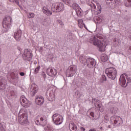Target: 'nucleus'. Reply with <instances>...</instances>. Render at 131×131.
I'll list each match as a JSON object with an SVG mask.
<instances>
[{
	"instance_id": "20",
	"label": "nucleus",
	"mask_w": 131,
	"mask_h": 131,
	"mask_svg": "<svg viewBox=\"0 0 131 131\" xmlns=\"http://www.w3.org/2000/svg\"><path fill=\"white\" fill-rule=\"evenodd\" d=\"M31 94L34 96L36 93L38 92V88H37V85H35V84H33L31 87Z\"/></svg>"
},
{
	"instance_id": "21",
	"label": "nucleus",
	"mask_w": 131,
	"mask_h": 131,
	"mask_svg": "<svg viewBox=\"0 0 131 131\" xmlns=\"http://www.w3.org/2000/svg\"><path fill=\"white\" fill-rule=\"evenodd\" d=\"M42 12L47 16H51L52 13L48 9L47 7H43L42 9Z\"/></svg>"
},
{
	"instance_id": "42",
	"label": "nucleus",
	"mask_w": 131,
	"mask_h": 131,
	"mask_svg": "<svg viewBox=\"0 0 131 131\" xmlns=\"http://www.w3.org/2000/svg\"><path fill=\"white\" fill-rule=\"evenodd\" d=\"M0 126H1L0 127V129H1V131H6L3 125L1 126V125H0Z\"/></svg>"
},
{
	"instance_id": "19",
	"label": "nucleus",
	"mask_w": 131,
	"mask_h": 131,
	"mask_svg": "<svg viewBox=\"0 0 131 131\" xmlns=\"http://www.w3.org/2000/svg\"><path fill=\"white\" fill-rule=\"evenodd\" d=\"M20 103H23V106L24 107H26V108H27V107H29V104H28L27 99H26V97L24 96H21L20 98Z\"/></svg>"
},
{
	"instance_id": "31",
	"label": "nucleus",
	"mask_w": 131,
	"mask_h": 131,
	"mask_svg": "<svg viewBox=\"0 0 131 131\" xmlns=\"http://www.w3.org/2000/svg\"><path fill=\"white\" fill-rule=\"evenodd\" d=\"M110 111L112 114H116L117 111L115 110V108L114 107H112L110 109Z\"/></svg>"
},
{
	"instance_id": "3",
	"label": "nucleus",
	"mask_w": 131,
	"mask_h": 131,
	"mask_svg": "<svg viewBox=\"0 0 131 131\" xmlns=\"http://www.w3.org/2000/svg\"><path fill=\"white\" fill-rule=\"evenodd\" d=\"M119 81L121 83V85L122 88H126L128 83L131 82V79L127 76V74L125 73L120 76Z\"/></svg>"
},
{
	"instance_id": "52",
	"label": "nucleus",
	"mask_w": 131,
	"mask_h": 131,
	"mask_svg": "<svg viewBox=\"0 0 131 131\" xmlns=\"http://www.w3.org/2000/svg\"><path fill=\"white\" fill-rule=\"evenodd\" d=\"M10 3H14V1H13V0H9Z\"/></svg>"
},
{
	"instance_id": "46",
	"label": "nucleus",
	"mask_w": 131,
	"mask_h": 131,
	"mask_svg": "<svg viewBox=\"0 0 131 131\" xmlns=\"http://www.w3.org/2000/svg\"><path fill=\"white\" fill-rule=\"evenodd\" d=\"M19 75H20V76H24L25 75V73H24V72H20L19 73Z\"/></svg>"
},
{
	"instance_id": "14",
	"label": "nucleus",
	"mask_w": 131,
	"mask_h": 131,
	"mask_svg": "<svg viewBox=\"0 0 131 131\" xmlns=\"http://www.w3.org/2000/svg\"><path fill=\"white\" fill-rule=\"evenodd\" d=\"M6 86H7V80L3 77H0V90L3 91L6 89Z\"/></svg>"
},
{
	"instance_id": "27",
	"label": "nucleus",
	"mask_w": 131,
	"mask_h": 131,
	"mask_svg": "<svg viewBox=\"0 0 131 131\" xmlns=\"http://www.w3.org/2000/svg\"><path fill=\"white\" fill-rule=\"evenodd\" d=\"M101 59L102 62H106L108 60V56L106 54H102L101 57Z\"/></svg>"
},
{
	"instance_id": "2",
	"label": "nucleus",
	"mask_w": 131,
	"mask_h": 131,
	"mask_svg": "<svg viewBox=\"0 0 131 131\" xmlns=\"http://www.w3.org/2000/svg\"><path fill=\"white\" fill-rule=\"evenodd\" d=\"M90 42L93 43L94 46L97 47L100 52H105V48H106V46L102 43L101 40L97 39V38L92 37L90 38Z\"/></svg>"
},
{
	"instance_id": "40",
	"label": "nucleus",
	"mask_w": 131,
	"mask_h": 131,
	"mask_svg": "<svg viewBox=\"0 0 131 131\" xmlns=\"http://www.w3.org/2000/svg\"><path fill=\"white\" fill-rule=\"evenodd\" d=\"M29 16V18H34L35 14L33 13H30Z\"/></svg>"
},
{
	"instance_id": "13",
	"label": "nucleus",
	"mask_w": 131,
	"mask_h": 131,
	"mask_svg": "<svg viewBox=\"0 0 131 131\" xmlns=\"http://www.w3.org/2000/svg\"><path fill=\"white\" fill-rule=\"evenodd\" d=\"M76 72V67L74 66H71L69 68V69H67L66 71V76L68 77H72V76L75 74Z\"/></svg>"
},
{
	"instance_id": "30",
	"label": "nucleus",
	"mask_w": 131,
	"mask_h": 131,
	"mask_svg": "<svg viewBox=\"0 0 131 131\" xmlns=\"http://www.w3.org/2000/svg\"><path fill=\"white\" fill-rule=\"evenodd\" d=\"M96 19L97 21V24H101L102 20H103V17L102 16H97Z\"/></svg>"
},
{
	"instance_id": "5",
	"label": "nucleus",
	"mask_w": 131,
	"mask_h": 131,
	"mask_svg": "<svg viewBox=\"0 0 131 131\" xmlns=\"http://www.w3.org/2000/svg\"><path fill=\"white\" fill-rule=\"evenodd\" d=\"M53 122L56 125H60L63 123V117L59 114H54L52 116Z\"/></svg>"
},
{
	"instance_id": "55",
	"label": "nucleus",
	"mask_w": 131,
	"mask_h": 131,
	"mask_svg": "<svg viewBox=\"0 0 131 131\" xmlns=\"http://www.w3.org/2000/svg\"><path fill=\"white\" fill-rule=\"evenodd\" d=\"M1 63H2V59H1V57H0V64Z\"/></svg>"
},
{
	"instance_id": "7",
	"label": "nucleus",
	"mask_w": 131,
	"mask_h": 131,
	"mask_svg": "<svg viewBox=\"0 0 131 131\" xmlns=\"http://www.w3.org/2000/svg\"><path fill=\"white\" fill-rule=\"evenodd\" d=\"M110 121L113 124H117V126H120L123 123L122 118L118 116H112Z\"/></svg>"
},
{
	"instance_id": "44",
	"label": "nucleus",
	"mask_w": 131,
	"mask_h": 131,
	"mask_svg": "<svg viewBox=\"0 0 131 131\" xmlns=\"http://www.w3.org/2000/svg\"><path fill=\"white\" fill-rule=\"evenodd\" d=\"M101 104V101L99 99H97L96 101L95 104Z\"/></svg>"
},
{
	"instance_id": "25",
	"label": "nucleus",
	"mask_w": 131,
	"mask_h": 131,
	"mask_svg": "<svg viewBox=\"0 0 131 131\" xmlns=\"http://www.w3.org/2000/svg\"><path fill=\"white\" fill-rule=\"evenodd\" d=\"M70 129H72L73 131L77 130V126L74 124V123H71L69 125Z\"/></svg>"
},
{
	"instance_id": "10",
	"label": "nucleus",
	"mask_w": 131,
	"mask_h": 131,
	"mask_svg": "<svg viewBox=\"0 0 131 131\" xmlns=\"http://www.w3.org/2000/svg\"><path fill=\"white\" fill-rule=\"evenodd\" d=\"M12 18L10 16H7L5 18L3 21V28L8 30L9 28L11 27V24H12Z\"/></svg>"
},
{
	"instance_id": "54",
	"label": "nucleus",
	"mask_w": 131,
	"mask_h": 131,
	"mask_svg": "<svg viewBox=\"0 0 131 131\" xmlns=\"http://www.w3.org/2000/svg\"><path fill=\"white\" fill-rule=\"evenodd\" d=\"M108 127H109V128H111V127H112V126H111V125H108Z\"/></svg>"
},
{
	"instance_id": "43",
	"label": "nucleus",
	"mask_w": 131,
	"mask_h": 131,
	"mask_svg": "<svg viewBox=\"0 0 131 131\" xmlns=\"http://www.w3.org/2000/svg\"><path fill=\"white\" fill-rule=\"evenodd\" d=\"M42 77H43L44 79H46L47 78V75L45 73H42Z\"/></svg>"
},
{
	"instance_id": "49",
	"label": "nucleus",
	"mask_w": 131,
	"mask_h": 131,
	"mask_svg": "<svg viewBox=\"0 0 131 131\" xmlns=\"http://www.w3.org/2000/svg\"><path fill=\"white\" fill-rule=\"evenodd\" d=\"M20 47H17V50H18V51H19L20 50Z\"/></svg>"
},
{
	"instance_id": "32",
	"label": "nucleus",
	"mask_w": 131,
	"mask_h": 131,
	"mask_svg": "<svg viewBox=\"0 0 131 131\" xmlns=\"http://www.w3.org/2000/svg\"><path fill=\"white\" fill-rule=\"evenodd\" d=\"M8 92L10 93L11 96H14V95L16 94V91L15 90H13L12 88L10 89Z\"/></svg>"
},
{
	"instance_id": "9",
	"label": "nucleus",
	"mask_w": 131,
	"mask_h": 131,
	"mask_svg": "<svg viewBox=\"0 0 131 131\" xmlns=\"http://www.w3.org/2000/svg\"><path fill=\"white\" fill-rule=\"evenodd\" d=\"M51 9L54 12H62L64 11V4L61 3H56L52 5Z\"/></svg>"
},
{
	"instance_id": "51",
	"label": "nucleus",
	"mask_w": 131,
	"mask_h": 131,
	"mask_svg": "<svg viewBox=\"0 0 131 131\" xmlns=\"http://www.w3.org/2000/svg\"><path fill=\"white\" fill-rule=\"evenodd\" d=\"M19 52H20V53H23V51H22L21 48H20V50H19Z\"/></svg>"
},
{
	"instance_id": "50",
	"label": "nucleus",
	"mask_w": 131,
	"mask_h": 131,
	"mask_svg": "<svg viewBox=\"0 0 131 131\" xmlns=\"http://www.w3.org/2000/svg\"><path fill=\"white\" fill-rule=\"evenodd\" d=\"M72 37V36H68V38H71Z\"/></svg>"
},
{
	"instance_id": "12",
	"label": "nucleus",
	"mask_w": 131,
	"mask_h": 131,
	"mask_svg": "<svg viewBox=\"0 0 131 131\" xmlns=\"http://www.w3.org/2000/svg\"><path fill=\"white\" fill-rule=\"evenodd\" d=\"M22 57L24 60L31 61L33 57L32 53H31V50L29 49H25L24 54L22 55Z\"/></svg>"
},
{
	"instance_id": "23",
	"label": "nucleus",
	"mask_w": 131,
	"mask_h": 131,
	"mask_svg": "<svg viewBox=\"0 0 131 131\" xmlns=\"http://www.w3.org/2000/svg\"><path fill=\"white\" fill-rule=\"evenodd\" d=\"M11 77L14 80H18L19 79V74L18 72H14L11 74Z\"/></svg>"
},
{
	"instance_id": "34",
	"label": "nucleus",
	"mask_w": 131,
	"mask_h": 131,
	"mask_svg": "<svg viewBox=\"0 0 131 131\" xmlns=\"http://www.w3.org/2000/svg\"><path fill=\"white\" fill-rule=\"evenodd\" d=\"M39 69H40V67L38 66L36 68V69L34 70L35 73H38V72L39 71Z\"/></svg>"
},
{
	"instance_id": "17",
	"label": "nucleus",
	"mask_w": 131,
	"mask_h": 131,
	"mask_svg": "<svg viewBox=\"0 0 131 131\" xmlns=\"http://www.w3.org/2000/svg\"><path fill=\"white\" fill-rule=\"evenodd\" d=\"M46 96L47 99L50 102H53L55 100V95L53 92H50L49 91H47L46 93Z\"/></svg>"
},
{
	"instance_id": "56",
	"label": "nucleus",
	"mask_w": 131,
	"mask_h": 131,
	"mask_svg": "<svg viewBox=\"0 0 131 131\" xmlns=\"http://www.w3.org/2000/svg\"><path fill=\"white\" fill-rule=\"evenodd\" d=\"M125 5L126 6V7H128V5H127L125 3Z\"/></svg>"
},
{
	"instance_id": "15",
	"label": "nucleus",
	"mask_w": 131,
	"mask_h": 131,
	"mask_svg": "<svg viewBox=\"0 0 131 131\" xmlns=\"http://www.w3.org/2000/svg\"><path fill=\"white\" fill-rule=\"evenodd\" d=\"M35 102L37 104V105L41 106L43 105V103H45V99H43V97L42 96H36Z\"/></svg>"
},
{
	"instance_id": "37",
	"label": "nucleus",
	"mask_w": 131,
	"mask_h": 131,
	"mask_svg": "<svg viewBox=\"0 0 131 131\" xmlns=\"http://www.w3.org/2000/svg\"><path fill=\"white\" fill-rule=\"evenodd\" d=\"M77 21H78V24L83 23V20H82V19H79L77 20Z\"/></svg>"
},
{
	"instance_id": "33",
	"label": "nucleus",
	"mask_w": 131,
	"mask_h": 131,
	"mask_svg": "<svg viewBox=\"0 0 131 131\" xmlns=\"http://www.w3.org/2000/svg\"><path fill=\"white\" fill-rule=\"evenodd\" d=\"M78 26L80 28H82L83 27V26H84V27L85 28H86V27H85V24H84V23L78 24Z\"/></svg>"
},
{
	"instance_id": "35",
	"label": "nucleus",
	"mask_w": 131,
	"mask_h": 131,
	"mask_svg": "<svg viewBox=\"0 0 131 131\" xmlns=\"http://www.w3.org/2000/svg\"><path fill=\"white\" fill-rule=\"evenodd\" d=\"M101 80H103V81H106V80H107V78L106 77V76H105V75H103L102 76Z\"/></svg>"
},
{
	"instance_id": "6",
	"label": "nucleus",
	"mask_w": 131,
	"mask_h": 131,
	"mask_svg": "<svg viewBox=\"0 0 131 131\" xmlns=\"http://www.w3.org/2000/svg\"><path fill=\"white\" fill-rule=\"evenodd\" d=\"M35 122L37 125L39 124V125H41L42 126H46L48 123V120L45 117L38 116L35 119Z\"/></svg>"
},
{
	"instance_id": "24",
	"label": "nucleus",
	"mask_w": 131,
	"mask_h": 131,
	"mask_svg": "<svg viewBox=\"0 0 131 131\" xmlns=\"http://www.w3.org/2000/svg\"><path fill=\"white\" fill-rule=\"evenodd\" d=\"M45 130L46 131H54L55 130V128L52 126V125L48 124L45 128Z\"/></svg>"
},
{
	"instance_id": "16",
	"label": "nucleus",
	"mask_w": 131,
	"mask_h": 131,
	"mask_svg": "<svg viewBox=\"0 0 131 131\" xmlns=\"http://www.w3.org/2000/svg\"><path fill=\"white\" fill-rule=\"evenodd\" d=\"M22 36V31L20 29H17V31L14 33V37L17 41H19Z\"/></svg>"
},
{
	"instance_id": "36",
	"label": "nucleus",
	"mask_w": 131,
	"mask_h": 131,
	"mask_svg": "<svg viewBox=\"0 0 131 131\" xmlns=\"http://www.w3.org/2000/svg\"><path fill=\"white\" fill-rule=\"evenodd\" d=\"M58 23L61 25V27H63V25H64V24H63V22H62V20H57Z\"/></svg>"
},
{
	"instance_id": "45",
	"label": "nucleus",
	"mask_w": 131,
	"mask_h": 131,
	"mask_svg": "<svg viewBox=\"0 0 131 131\" xmlns=\"http://www.w3.org/2000/svg\"><path fill=\"white\" fill-rule=\"evenodd\" d=\"M90 115L91 116H92V117H95V114L94 113V112H92L90 113Z\"/></svg>"
},
{
	"instance_id": "1",
	"label": "nucleus",
	"mask_w": 131,
	"mask_h": 131,
	"mask_svg": "<svg viewBox=\"0 0 131 131\" xmlns=\"http://www.w3.org/2000/svg\"><path fill=\"white\" fill-rule=\"evenodd\" d=\"M79 61L83 65H86L89 68H94L97 64L96 59L91 57L88 58L84 56H80Z\"/></svg>"
},
{
	"instance_id": "29",
	"label": "nucleus",
	"mask_w": 131,
	"mask_h": 131,
	"mask_svg": "<svg viewBox=\"0 0 131 131\" xmlns=\"http://www.w3.org/2000/svg\"><path fill=\"white\" fill-rule=\"evenodd\" d=\"M81 97V94H80V93H79V92L76 91L75 93L74 98H75L76 99H79V98H80Z\"/></svg>"
},
{
	"instance_id": "28",
	"label": "nucleus",
	"mask_w": 131,
	"mask_h": 131,
	"mask_svg": "<svg viewBox=\"0 0 131 131\" xmlns=\"http://www.w3.org/2000/svg\"><path fill=\"white\" fill-rule=\"evenodd\" d=\"M71 7H72V8H73V9H74L75 11H76V10H78V9H79L80 7H79V6L78 5V4L74 3L72 4Z\"/></svg>"
},
{
	"instance_id": "22",
	"label": "nucleus",
	"mask_w": 131,
	"mask_h": 131,
	"mask_svg": "<svg viewBox=\"0 0 131 131\" xmlns=\"http://www.w3.org/2000/svg\"><path fill=\"white\" fill-rule=\"evenodd\" d=\"M75 12L78 17L81 18V17L83 16V11H82V10H81V8H78V9H76L75 10Z\"/></svg>"
},
{
	"instance_id": "4",
	"label": "nucleus",
	"mask_w": 131,
	"mask_h": 131,
	"mask_svg": "<svg viewBox=\"0 0 131 131\" xmlns=\"http://www.w3.org/2000/svg\"><path fill=\"white\" fill-rule=\"evenodd\" d=\"M105 73L106 74L107 77L114 80L116 78V75L117 74V71L116 69L113 67H110L107 68L105 71Z\"/></svg>"
},
{
	"instance_id": "48",
	"label": "nucleus",
	"mask_w": 131,
	"mask_h": 131,
	"mask_svg": "<svg viewBox=\"0 0 131 131\" xmlns=\"http://www.w3.org/2000/svg\"><path fill=\"white\" fill-rule=\"evenodd\" d=\"M120 0H114L115 4H119Z\"/></svg>"
},
{
	"instance_id": "11",
	"label": "nucleus",
	"mask_w": 131,
	"mask_h": 131,
	"mask_svg": "<svg viewBox=\"0 0 131 131\" xmlns=\"http://www.w3.org/2000/svg\"><path fill=\"white\" fill-rule=\"evenodd\" d=\"M95 3H96L97 4V9H96L97 7L94 3L90 2V3H88V4L91 7V8L94 9V11L96 12V14H101V12H102V6H101V5L99 3H98V2L96 1L95 2Z\"/></svg>"
},
{
	"instance_id": "8",
	"label": "nucleus",
	"mask_w": 131,
	"mask_h": 131,
	"mask_svg": "<svg viewBox=\"0 0 131 131\" xmlns=\"http://www.w3.org/2000/svg\"><path fill=\"white\" fill-rule=\"evenodd\" d=\"M18 122L21 125H27L28 123V117L27 114L23 113L20 116H19L18 117Z\"/></svg>"
},
{
	"instance_id": "38",
	"label": "nucleus",
	"mask_w": 131,
	"mask_h": 131,
	"mask_svg": "<svg viewBox=\"0 0 131 131\" xmlns=\"http://www.w3.org/2000/svg\"><path fill=\"white\" fill-rule=\"evenodd\" d=\"M116 45L117 46H120V41L118 40H115Z\"/></svg>"
},
{
	"instance_id": "18",
	"label": "nucleus",
	"mask_w": 131,
	"mask_h": 131,
	"mask_svg": "<svg viewBox=\"0 0 131 131\" xmlns=\"http://www.w3.org/2000/svg\"><path fill=\"white\" fill-rule=\"evenodd\" d=\"M47 73L49 76H55V75H57V70L55 69L49 68L47 70Z\"/></svg>"
},
{
	"instance_id": "41",
	"label": "nucleus",
	"mask_w": 131,
	"mask_h": 131,
	"mask_svg": "<svg viewBox=\"0 0 131 131\" xmlns=\"http://www.w3.org/2000/svg\"><path fill=\"white\" fill-rule=\"evenodd\" d=\"M13 3H15L16 5H18L19 6V0H13Z\"/></svg>"
},
{
	"instance_id": "39",
	"label": "nucleus",
	"mask_w": 131,
	"mask_h": 131,
	"mask_svg": "<svg viewBox=\"0 0 131 131\" xmlns=\"http://www.w3.org/2000/svg\"><path fill=\"white\" fill-rule=\"evenodd\" d=\"M96 107H97V108H99L100 109V108H101V107H102V105L100 104V103H97L96 104H95Z\"/></svg>"
},
{
	"instance_id": "47",
	"label": "nucleus",
	"mask_w": 131,
	"mask_h": 131,
	"mask_svg": "<svg viewBox=\"0 0 131 131\" xmlns=\"http://www.w3.org/2000/svg\"><path fill=\"white\" fill-rule=\"evenodd\" d=\"M80 130L81 131H85V128H84V127H80Z\"/></svg>"
},
{
	"instance_id": "53",
	"label": "nucleus",
	"mask_w": 131,
	"mask_h": 131,
	"mask_svg": "<svg viewBox=\"0 0 131 131\" xmlns=\"http://www.w3.org/2000/svg\"><path fill=\"white\" fill-rule=\"evenodd\" d=\"M128 3H131V0H127Z\"/></svg>"
},
{
	"instance_id": "26",
	"label": "nucleus",
	"mask_w": 131,
	"mask_h": 131,
	"mask_svg": "<svg viewBox=\"0 0 131 131\" xmlns=\"http://www.w3.org/2000/svg\"><path fill=\"white\" fill-rule=\"evenodd\" d=\"M62 2H63L65 3L66 5H67V6H69L70 7H71L72 6V3H73V0H61Z\"/></svg>"
}]
</instances>
